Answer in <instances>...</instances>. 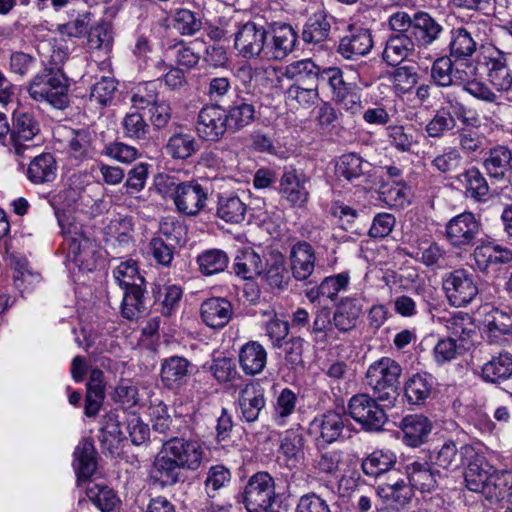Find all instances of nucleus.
<instances>
[{
	"label": "nucleus",
	"instance_id": "1",
	"mask_svg": "<svg viewBox=\"0 0 512 512\" xmlns=\"http://www.w3.org/2000/svg\"><path fill=\"white\" fill-rule=\"evenodd\" d=\"M69 82L60 71L45 68L29 82L27 92L37 102H45L58 110L66 109L69 104Z\"/></svg>",
	"mask_w": 512,
	"mask_h": 512
},
{
	"label": "nucleus",
	"instance_id": "2",
	"mask_svg": "<svg viewBox=\"0 0 512 512\" xmlns=\"http://www.w3.org/2000/svg\"><path fill=\"white\" fill-rule=\"evenodd\" d=\"M402 373L400 364L390 358L382 357L374 361L367 369L366 384L383 406H393L399 396V378Z\"/></svg>",
	"mask_w": 512,
	"mask_h": 512
},
{
	"label": "nucleus",
	"instance_id": "3",
	"mask_svg": "<svg viewBox=\"0 0 512 512\" xmlns=\"http://www.w3.org/2000/svg\"><path fill=\"white\" fill-rule=\"evenodd\" d=\"M56 217L61 232L68 241V257L81 270H94L96 251L93 241L82 233L81 227L77 223L69 222L64 214L56 211Z\"/></svg>",
	"mask_w": 512,
	"mask_h": 512
},
{
	"label": "nucleus",
	"instance_id": "4",
	"mask_svg": "<svg viewBox=\"0 0 512 512\" xmlns=\"http://www.w3.org/2000/svg\"><path fill=\"white\" fill-rule=\"evenodd\" d=\"M275 481L265 471L249 477L241 493V501L247 512H269L275 502Z\"/></svg>",
	"mask_w": 512,
	"mask_h": 512
},
{
	"label": "nucleus",
	"instance_id": "5",
	"mask_svg": "<svg viewBox=\"0 0 512 512\" xmlns=\"http://www.w3.org/2000/svg\"><path fill=\"white\" fill-rule=\"evenodd\" d=\"M268 30L256 19L237 23L234 32V48L244 59L267 56Z\"/></svg>",
	"mask_w": 512,
	"mask_h": 512
},
{
	"label": "nucleus",
	"instance_id": "6",
	"mask_svg": "<svg viewBox=\"0 0 512 512\" xmlns=\"http://www.w3.org/2000/svg\"><path fill=\"white\" fill-rule=\"evenodd\" d=\"M322 82L328 84L333 101L352 114L361 108L359 86L339 67L323 69Z\"/></svg>",
	"mask_w": 512,
	"mask_h": 512
},
{
	"label": "nucleus",
	"instance_id": "7",
	"mask_svg": "<svg viewBox=\"0 0 512 512\" xmlns=\"http://www.w3.org/2000/svg\"><path fill=\"white\" fill-rule=\"evenodd\" d=\"M510 55L493 49L482 55L478 60V67L468 66L470 76H476L479 69L484 70L489 83L500 92L512 90V70L509 65Z\"/></svg>",
	"mask_w": 512,
	"mask_h": 512
},
{
	"label": "nucleus",
	"instance_id": "8",
	"mask_svg": "<svg viewBox=\"0 0 512 512\" xmlns=\"http://www.w3.org/2000/svg\"><path fill=\"white\" fill-rule=\"evenodd\" d=\"M377 397L367 393L353 395L348 402V413L366 431L383 430L388 417Z\"/></svg>",
	"mask_w": 512,
	"mask_h": 512
},
{
	"label": "nucleus",
	"instance_id": "9",
	"mask_svg": "<svg viewBox=\"0 0 512 512\" xmlns=\"http://www.w3.org/2000/svg\"><path fill=\"white\" fill-rule=\"evenodd\" d=\"M443 290L450 305L464 307L478 294L476 277L465 269H456L443 278Z\"/></svg>",
	"mask_w": 512,
	"mask_h": 512
},
{
	"label": "nucleus",
	"instance_id": "10",
	"mask_svg": "<svg viewBox=\"0 0 512 512\" xmlns=\"http://www.w3.org/2000/svg\"><path fill=\"white\" fill-rule=\"evenodd\" d=\"M481 229V222L473 213L463 212L447 222L445 237L451 246L466 250L475 245Z\"/></svg>",
	"mask_w": 512,
	"mask_h": 512
},
{
	"label": "nucleus",
	"instance_id": "11",
	"mask_svg": "<svg viewBox=\"0 0 512 512\" xmlns=\"http://www.w3.org/2000/svg\"><path fill=\"white\" fill-rule=\"evenodd\" d=\"M209 188L198 181L177 184L173 190V201L177 211L186 216H196L206 206Z\"/></svg>",
	"mask_w": 512,
	"mask_h": 512
},
{
	"label": "nucleus",
	"instance_id": "12",
	"mask_svg": "<svg viewBox=\"0 0 512 512\" xmlns=\"http://www.w3.org/2000/svg\"><path fill=\"white\" fill-rule=\"evenodd\" d=\"M197 135L210 142L220 141L229 132L224 109L219 104L202 107L195 123Z\"/></svg>",
	"mask_w": 512,
	"mask_h": 512
},
{
	"label": "nucleus",
	"instance_id": "13",
	"mask_svg": "<svg viewBox=\"0 0 512 512\" xmlns=\"http://www.w3.org/2000/svg\"><path fill=\"white\" fill-rule=\"evenodd\" d=\"M162 447L183 469L196 471L202 464L204 450L198 441L171 437Z\"/></svg>",
	"mask_w": 512,
	"mask_h": 512
},
{
	"label": "nucleus",
	"instance_id": "14",
	"mask_svg": "<svg viewBox=\"0 0 512 512\" xmlns=\"http://www.w3.org/2000/svg\"><path fill=\"white\" fill-rule=\"evenodd\" d=\"M351 426L349 419L335 411H327L315 417L309 425L310 435L317 443L332 444L342 438L346 427Z\"/></svg>",
	"mask_w": 512,
	"mask_h": 512
},
{
	"label": "nucleus",
	"instance_id": "15",
	"mask_svg": "<svg viewBox=\"0 0 512 512\" xmlns=\"http://www.w3.org/2000/svg\"><path fill=\"white\" fill-rule=\"evenodd\" d=\"M476 456L475 449L468 444L446 440L431 455L432 463L445 470L455 471L466 466L469 460Z\"/></svg>",
	"mask_w": 512,
	"mask_h": 512
},
{
	"label": "nucleus",
	"instance_id": "16",
	"mask_svg": "<svg viewBox=\"0 0 512 512\" xmlns=\"http://www.w3.org/2000/svg\"><path fill=\"white\" fill-rule=\"evenodd\" d=\"M373 47L369 29L349 25L346 33L340 38L337 53L344 59L356 60L367 55Z\"/></svg>",
	"mask_w": 512,
	"mask_h": 512
},
{
	"label": "nucleus",
	"instance_id": "17",
	"mask_svg": "<svg viewBox=\"0 0 512 512\" xmlns=\"http://www.w3.org/2000/svg\"><path fill=\"white\" fill-rule=\"evenodd\" d=\"M444 32L441 22L425 11H417L412 16L410 37L418 48L427 49L438 41Z\"/></svg>",
	"mask_w": 512,
	"mask_h": 512
},
{
	"label": "nucleus",
	"instance_id": "18",
	"mask_svg": "<svg viewBox=\"0 0 512 512\" xmlns=\"http://www.w3.org/2000/svg\"><path fill=\"white\" fill-rule=\"evenodd\" d=\"M478 37L473 25L453 28L449 36V56L454 63L468 61L478 47Z\"/></svg>",
	"mask_w": 512,
	"mask_h": 512
},
{
	"label": "nucleus",
	"instance_id": "19",
	"mask_svg": "<svg viewBox=\"0 0 512 512\" xmlns=\"http://www.w3.org/2000/svg\"><path fill=\"white\" fill-rule=\"evenodd\" d=\"M309 179L302 172L286 169L280 180V193L293 207L302 208L309 198Z\"/></svg>",
	"mask_w": 512,
	"mask_h": 512
},
{
	"label": "nucleus",
	"instance_id": "20",
	"mask_svg": "<svg viewBox=\"0 0 512 512\" xmlns=\"http://www.w3.org/2000/svg\"><path fill=\"white\" fill-rule=\"evenodd\" d=\"M230 133H238L258 119L256 107L249 99L237 95L232 103L223 108Z\"/></svg>",
	"mask_w": 512,
	"mask_h": 512
},
{
	"label": "nucleus",
	"instance_id": "21",
	"mask_svg": "<svg viewBox=\"0 0 512 512\" xmlns=\"http://www.w3.org/2000/svg\"><path fill=\"white\" fill-rule=\"evenodd\" d=\"M238 405L241 419L254 423L266 405L265 390L259 382L247 384L239 394Z\"/></svg>",
	"mask_w": 512,
	"mask_h": 512
},
{
	"label": "nucleus",
	"instance_id": "22",
	"mask_svg": "<svg viewBox=\"0 0 512 512\" xmlns=\"http://www.w3.org/2000/svg\"><path fill=\"white\" fill-rule=\"evenodd\" d=\"M289 260L294 279L297 281L307 280L315 269V250L310 243L298 241L291 247Z\"/></svg>",
	"mask_w": 512,
	"mask_h": 512
},
{
	"label": "nucleus",
	"instance_id": "23",
	"mask_svg": "<svg viewBox=\"0 0 512 512\" xmlns=\"http://www.w3.org/2000/svg\"><path fill=\"white\" fill-rule=\"evenodd\" d=\"M406 478L411 489H417L422 493L434 491L442 478L440 471L433 469L426 461H414L406 465Z\"/></svg>",
	"mask_w": 512,
	"mask_h": 512
},
{
	"label": "nucleus",
	"instance_id": "24",
	"mask_svg": "<svg viewBox=\"0 0 512 512\" xmlns=\"http://www.w3.org/2000/svg\"><path fill=\"white\" fill-rule=\"evenodd\" d=\"M200 316L208 327L222 329L232 319L233 306L226 298L212 297L202 302Z\"/></svg>",
	"mask_w": 512,
	"mask_h": 512
},
{
	"label": "nucleus",
	"instance_id": "25",
	"mask_svg": "<svg viewBox=\"0 0 512 512\" xmlns=\"http://www.w3.org/2000/svg\"><path fill=\"white\" fill-rule=\"evenodd\" d=\"M399 428L403 434L402 441L405 445L419 447L428 440L433 425L428 417L411 414L401 420Z\"/></svg>",
	"mask_w": 512,
	"mask_h": 512
},
{
	"label": "nucleus",
	"instance_id": "26",
	"mask_svg": "<svg viewBox=\"0 0 512 512\" xmlns=\"http://www.w3.org/2000/svg\"><path fill=\"white\" fill-rule=\"evenodd\" d=\"M192 364L182 356H171L161 363L160 377L163 385L169 389H179L191 374Z\"/></svg>",
	"mask_w": 512,
	"mask_h": 512
},
{
	"label": "nucleus",
	"instance_id": "27",
	"mask_svg": "<svg viewBox=\"0 0 512 512\" xmlns=\"http://www.w3.org/2000/svg\"><path fill=\"white\" fill-rule=\"evenodd\" d=\"M183 468L163 448L155 457L152 478L161 487H171L184 481Z\"/></svg>",
	"mask_w": 512,
	"mask_h": 512
},
{
	"label": "nucleus",
	"instance_id": "28",
	"mask_svg": "<svg viewBox=\"0 0 512 512\" xmlns=\"http://www.w3.org/2000/svg\"><path fill=\"white\" fill-rule=\"evenodd\" d=\"M415 47L409 34L393 33L385 42L382 59L389 66H398L414 53Z\"/></svg>",
	"mask_w": 512,
	"mask_h": 512
},
{
	"label": "nucleus",
	"instance_id": "29",
	"mask_svg": "<svg viewBox=\"0 0 512 512\" xmlns=\"http://www.w3.org/2000/svg\"><path fill=\"white\" fill-rule=\"evenodd\" d=\"M361 314L360 302L355 298L345 297L336 304L332 322L339 332L348 333L356 328Z\"/></svg>",
	"mask_w": 512,
	"mask_h": 512
},
{
	"label": "nucleus",
	"instance_id": "30",
	"mask_svg": "<svg viewBox=\"0 0 512 512\" xmlns=\"http://www.w3.org/2000/svg\"><path fill=\"white\" fill-rule=\"evenodd\" d=\"M512 377V354L500 351L487 360L481 368V378L487 383L500 384Z\"/></svg>",
	"mask_w": 512,
	"mask_h": 512
},
{
	"label": "nucleus",
	"instance_id": "31",
	"mask_svg": "<svg viewBox=\"0 0 512 512\" xmlns=\"http://www.w3.org/2000/svg\"><path fill=\"white\" fill-rule=\"evenodd\" d=\"M297 34L289 24L275 25L272 28V41L266 48L267 56L274 60H283L294 49Z\"/></svg>",
	"mask_w": 512,
	"mask_h": 512
},
{
	"label": "nucleus",
	"instance_id": "32",
	"mask_svg": "<svg viewBox=\"0 0 512 512\" xmlns=\"http://www.w3.org/2000/svg\"><path fill=\"white\" fill-rule=\"evenodd\" d=\"M238 360L244 374H260L267 363V351L257 341H248L239 350Z\"/></svg>",
	"mask_w": 512,
	"mask_h": 512
},
{
	"label": "nucleus",
	"instance_id": "33",
	"mask_svg": "<svg viewBox=\"0 0 512 512\" xmlns=\"http://www.w3.org/2000/svg\"><path fill=\"white\" fill-rule=\"evenodd\" d=\"M344 452L339 449H319L312 459L311 469L316 475L337 478L342 472Z\"/></svg>",
	"mask_w": 512,
	"mask_h": 512
},
{
	"label": "nucleus",
	"instance_id": "34",
	"mask_svg": "<svg viewBox=\"0 0 512 512\" xmlns=\"http://www.w3.org/2000/svg\"><path fill=\"white\" fill-rule=\"evenodd\" d=\"M483 165L491 178L503 180L512 173V151L507 146L497 145L490 149Z\"/></svg>",
	"mask_w": 512,
	"mask_h": 512
},
{
	"label": "nucleus",
	"instance_id": "35",
	"mask_svg": "<svg viewBox=\"0 0 512 512\" xmlns=\"http://www.w3.org/2000/svg\"><path fill=\"white\" fill-rule=\"evenodd\" d=\"M435 379L429 373H416L407 379L404 385L405 397L412 405H423L431 396Z\"/></svg>",
	"mask_w": 512,
	"mask_h": 512
},
{
	"label": "nucleus",
	"instance_id": "36",
	"mask_svg": "<svg viewBox=\"0 0 512 512\" xmlns=\"http://www.w3.org/2000/svg\"><path fill=\"white\" fill-rule=\"evenodd\" d=\"M57 163L51 153H42L34 157L27 168L28 180L37 185L50 183L55 180Z\"/></svg>",
	"mask_w": 512,
	"mask_h": 512
},
{
	"label": "nucleus",
	"instance_id": "37",
	"mask_svg": "<svg viewBox=\"0 0 512 512\" xmlns=\"http://www.w3.org/2000/svg\"><path fill=\"white\" fill-rule=\"evenodd\" d=\"M372 165L356 153L343 154L336 164V175L347 181L364 178L371 171Z\"/></svg>",
	"mask_w": 512,
	"mask_h": 512
},
{
	"label": "nucleus",
	"instance_id": "38",
	"mask_svg": "<svg viewBox=\"0 0 512 512\" xmlns=\"http://www.w3.org/2000/svg\"><path fill=\"white\" fill-rule=\"evenodd\" d=\"M145 286L134 285L123 290V299L120 305L121 316L129 321H136L146 313Z\"/></svg>",
	"mask_w": 512,
	"mask_h": 512
},
{
	"label": "nucleus",
	"instance_id": "39",
	"mask_svg": "<svg viewBox=\"0 0 512 512\" xmlns=\"http://www.w3.org/2000/svg\"><path fill=\"white\" fill-rule=\"evenodd\" d=\"M263 279L272 289L283 290L288 286L290 277L286 268V261L281 253H271L266 259L263 268Z\"/></svg>",
	"mask_w": 512,
	"mask_h": 512
},
{
	"label": "nucleus",
	"instance_id": "40",
	"mask_svg": "<svg viewBox=\"0 0 512 512\" xmlns=\"http://www.w3.org/2000/svg\"><path fill=\"white\" fill-rule=\"evenodd\" d=\"M95 455L91 441H82L75 448L73 466L78 480H88L94 474L97 467Z\"/></svg>",
	"mask_w": 512,
	"mask_h": 512
},
{
	"label": "nucleus",
	"instance_id": "41",
	"mask_svg": "<svg viewBox=\"0 0 512 512\" xmlns=\"http://www.w3.org/2000/svg\"><path fill=\"white\" fill-rule=\"evenodd\" d=\"M125 438L121 430V421L117 411H110L105 414L99 436L102 447L113 453Z\"/></svg>",
	"mask_w": 512,
	"mask_h": 512
},
{
	"label": "nucleus",
	"instance_id": "42",
	"mask_svg": "<svg viewBox=\"0 0 512 512\" xmlns=\"http://www.w3.org/2000/svg\"><path fill=\"white\" fill-rule=\"evenodd\" d=\"M512 487V471L503 469L491 473L483 495L491 503H498L508 497Z\"/></svg>",
	"mask_w": 512,
	"mask_h": 512
},
{
	"label": "nucleus",
	"instance_id": "43",
	"mask_svg": "<svg viewBox=\"0 0 512 512\" xmlns=\"http://www.w3.org/2000/svg\"><path fill=\"white\" fill-rule=\"evenodd\" d=\"M396 464V455L390 450H375L363 459L361 468L365 475L378 478Z\"/></svg>",
	"mask_w": 512,
	"mask_h": 512
},
{
	"label": "nucleus",
	"instance_id": "44",
	"mask_svg": "<svg viewBox=\"0 0 512 512\" xmlns=\"http://www.w3.org/2000/svg\"><path fill=\"white\" fill-rule=\"evenodd\" d=\"M165 149L173 159L186 160L199 151L200 145L192 134L179 132L168 139Z\"/></svg>",
	"mask_w": 512,
	"mask_h": 512
},
{
	"label": "nucleus",
	"instance_id": "45",
	"mask_svg": "<svg viewBox=\"0 0 512 512\" xmlns=\"http://www.w3.org/2000/svg\"><path fill=\"white\" fill-rule=\"evenodd\" d=\"M457 180L463 184L467 197L477 202L486 200L489 194V185L478 168L467 169L457 177Z\"/></svg>",
	"mask_w": 512,
	"mask_h": 512
},
{
	"label": "nucleus",
	"instance_id": "46",
	"mask_svg": "<svg viewBox=\"0 0 512 512\" xmlns=\"http://www.w3.org/2000/svg\"><path fill=\"white\" fill-rule=\"evenodd\" d=\"M40 133L37 119L28 112H18L13 115V125L8 134L10 141H32Z\"/></svg>",
	"mask_w": 512,
	"mask_h": 512
},
{
	"label": "nucleus",
	"instance_id": "47",
	"mask_svg": "<svg viewBox=\"0 0 512 512\" xmlns=\"http://www.w3.org/2000/svg\"><path fill=\"white\" fill-rule=\"evenodd\" d=\"M487 337L491 343H498L502 336L512 335V318L499 309L491 310L485 317Z\"/></svg>",
	"mask_w": 512,
	"mask_h": 512
},
{
	"label": "nucleus",
	"instance_id": "48",
	"mask_svg": "<svg viewBox=\"0 0 512 512\" xmlns=\"http://www.w3.org/2000/svg\"><path fill=\"white\" fill-rule=\"evenodd\" d=\"M464 473L466 487L473 492L483 493L491 473L486 469L488 464L483 457L475 456L467 462Z\"/></svg>",
	"mask_w": 512,
	"mask_h": 512
},
{
	"label": "nucleus",
	"instance_id": "49",
	"mask_svg": "<svg viewBox=\"0 0 512 512\" xmlns=\"http://www.w3.org/2000/svg\"><path fill=\"white\" fill-rule=\"evenodd\" d=\"M247 205L236 195L220 196L217 216L227 223H241L246 215Z\"/></svg>",
	"mask_w": 512,
	"mask_h": 512
},
{
	"label": "nucleus",
	"instance_id": "50",
	"mask_svg": "<svg viewBox=\"0 0 512 512\" xmlns=\"http://www.w3.org/2000/svg\"><path fill=\"white\" fill-rule=\"evenodd\" d=\"M233 269L237 276L243 279H252L254 276L262 274V260L254 250L247 249L239 252L235 257Z\"/></svg>",
	"mask_w": 512,
	"mask_h": 512
},
{
	"label": "nucleus",
	"instance_id": "51",
	"mask_svg": "<svg viewBox=\"0 0 512 512\" xmlns=\"http://www.w3.org/2000/svg\"><path fill=\"white\" fill-rule=\"evenodd\" d=\"M67 152L70 157L80 161L92 158L94 148L92 147L91 133L86 129L71 130Z\"/></svg>",
	"mask_w": 512,
	"mask_h": 512
},
{
	"label": "nucleus",
	"instance_id": "52",
	"mask_svg": "<svg viewBox=\"0 0 512 512\" xmlns=\"http://www.w3.org/2000/svg\"><path fill=\"white\" fill-rule=\"evenodd\" d=\"M376 493L384 501L399 506H405L413 497V490L406 483V480H400L392 484H379Z\"/></svg>",
	"mask_w": 512,
	"mask_h": 512
},
{
	"label": "nucleus",
	"instance_id": "53",
	"mask_svg": "<svg viewBox=\"0 0 512 512\" xmlns=\"http://www.w3.org/2000/svg\"><path fill=\"white\" fill-rule=\"evenodd\" d=\"M330 29L331 24L326 15L315 14L305 24L302 39L308 44H320L329 37Z\"/></svg>",
	"mask_w": 512,
	"mask_h": 512
},
{
	"label": "nucleus",
	"instance_id": "54",
	"mask_svg": "<svg viewBox=\"0 0 512 512\" xmlns=\"http://www.w3.org/2000/svg\"><path fill=\"white\" fill-rule=\"evenodd\" d=\"M199 270L203 275L210 276L224 271L229 263L228 255L220 249H209L197 257Z\"/></svg>",
	"mask_w": 512,
	"mask_h": 512
},
{
	"label": "nucleus",
	"instance_id": "55",
	"mask_svg": "<svg viewBox=\"0 0 512 512\" xmlns=\"http://www.w3.org/2000/svg\"><path fill=\"white\" fill-rule=\"evenodd\" d=\"M297 395L289 388H284L276 398L273 420L278 426H285L288 418L294 413Z\"/></svg>",
	"mask_w": 512,
	"mask_h": 512
},
{
	"label": "nucleus",
	"instance_id": "56",
	"mask_svg": "<svg viewBox=\"0 0 512 512\" xmlns=\"http://www.w3.org/2000/svg\"><path fill=\"white\" fill-rule=\"evenodd\" d=\"M113 277L123 290L130 289L134 285L143 286L144 278L139 274L137 263L134 260L121 262L114 270Z\"/></svg>",
	"mask_w": 512,
	"mask_h": 512
},
{
	"label": "nucleus",
	"instance_id": "57",
	"mask_svg": "<svg viewBox=\"0 0 512 512\" xmlns=\"http://www.w3.org/2000/svg\"><path fill=\"white\" fill-rule=\"evenodd\" d=\"M165 54L173 56L178 66L185 67L188 70L194 68L200 61V55L194 51L193 47L182 40L168 43Z\"/></svg>",
	"mask_w": 512,
	"mask_h": 512
},
{
	"label": "nucleus",
	"instance_id": "58",
	"mask_svg": "<svg viewBox=\"0 0 512 512\" xmlns=\"http://www.w3.org/2000/svg\"><path fill=\"white\" fill-rule=\"evenodd\" d=\"M158 95L155 82H142L133 88L130 101L136 110L150 109L158 101Z\"/></svg>",
	"mask_w": 512,
	"mask_h": 512
},
{
	"label": "nucleus",
	"instance_id": "59",
	"mask_svg": "<svg viewBox=\"0 0 512 512\" xmlns=\"http://www.w3.org/2000/svg\"><path fill=\"white\" fill-rule=\"evenodd\" d=\"M201 17L189 9H177L172 15V26L181 35H194L202 28Z\"/></svg>",
	"mask_w": 512,
	"mask_h": 512
},
{
	"label": "nucleus",
	"instance_id": "60",
	"mask_svg": "<svg viewBox=\"0 0 512 512\" xmlns=\"http://www.w3.org/2000/svg\"><path fill=\"white\" fill-rule=\"evenodd\" d=\"M87 496L102 512H114L121 503L116 493L106 486L94 485L88 489Z\"/></svg>",
	"mask_w": 512,
	"mask_h": 512
},
{
	"label": "nucleus",
	"instance_id": "61",
	"mask_svg": "<svg viewBox=\"0 0 512 512\" xmlns=\"http://www.w3.org/2000/svg\"><path fill=\"white\" fill-rule=\"evenodd\" d=\"M457 133L458 144L464 154L476 155L485 150L486 137L484 134L470 128H462Z\"/></svg>",
	"mask_w": 512,
	"mask_h": 512
},
{
	"label": "nucleus",
	"instance_id": "62",
	"mask_svg": "<svg viewBox=\"0 0 512 512\" xmlns=\"http://www.w3.org/2000/svg\"><path fill=\"white\" fill-rule=\"evenodd\" d=\"M446 328L451 335L462 341L470 340L476 333L473 319L463 312H458L446 320Z\"/></svg>",
	"mask_w": 512,
	"mask_h": 512
},
{
	"label": "nucleus",
	"instance_id": "63",
	"mask_svg": "<svg viewBox=\"0 0 512 512\" xmlns=\"http://www.w3.org/2000/svg\"><path fill=\"white\" fill-rule=\"evenodd\" d=\"M87 44L90 50L107 55L113 45V35L110 27L106 24L92 27L88 32Z\"/></svg>",
	"mask_w": 512,
	"mask_h": 512
},
{
	"label": "nucleus",
	"instance_id": "64",
	"mask_svg": "<svg viewBox=\"0 0 512 512\" xmlns=\"http://www.w3.org/2000/svg\"><path fill=\"white\" fill-rule=\"evenodd\" d=\"M124 135L133 140H145L150 127L138 111L127 113L122 120Z\"/></svg>",
	"mask_w": 512,
	"mask_h": 512
}]
</instances>
